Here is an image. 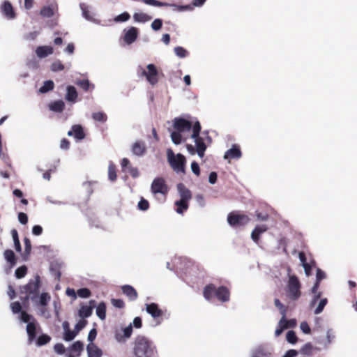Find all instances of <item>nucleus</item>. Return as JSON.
<instances>
[{"mask_svg":"<svg viewBox=\"0 0 357 357\" xmlns=\"http://www.w3.org/2000/svg\"><path fill=\"white\" fill-rule=\"evenodd\" d=\"M174 131L171 132V139L172 142L178 145L185 142L187 137L185 136V132H188L192 129L191 138L194 140L195 146L187 144L186 149L190 155L197 154L200 158L204 156L207 145L211 144V138L208 135V132H201V126L199 121H196L192 126V123L183 118H175L173 121Z\"/></svg>","mask_w":357,"mask_h":357,"instance_id":"nucleus-1","label":"nucleus"},{"mask_svg":"<svg viewBox=\"0 0 357 357\" xmlns=\"http://www.w3.org/2000/svg\"><path fill=\"white\" fill-rule=\"evenodd\" d=\"M155 347L147 337L139 335L135 338L133 353L135 357H152Z\"/></svg>","mask_w":357,"mask_h":357,"instance_id":"nucleus-2","label":"nucleus"},{"mask_svg":"<svg viewBox=\"0 0 357 357\" xmlns=\"http://www.w3.org/2000/svg\"><path fill=\"white\" fill-rule=\"evenodd\" d=\"M139 77H145L146 82L151 86H155L158 82V70L153 63L148 64L146 67L139 66L137 68Z\"/></svg>","mask_w":357,"mask_h":357,"instance_id":"nucleus-3","label":"nucleus"},{"mask_svg":"<svg viewBox=\"0 0 357 357\" xmlns=\"http://www.w3.org/2000/svg\"><path fill=\"white\" fill-rule=\"evenodd\" d=\"M289 273L290 268H288L289 280L286 287V294L288 298L296 301L301 295V284L298 278L294 275H290Z\"/></svg>","mask_w":357,"mask_h":357,"instance_id":"nucleus-4","label":"nucleus"},{"mask_svg":"<svg viewBox=\"0 0 357 357\" xmlns=\"http://www.w3.org/2000/svg\"><path fill=\"white\" fill-rule=\"evenodd\" d=\"M19 319L21 321L27 323L26 329L28 335V342L29 344H31L36 337L37 321L33 316L26 312H22Z\"/></svg>","mask_w":357,"mask_h":357,"instance_id":"nucleus-5","label":"nucleus"},{"mask_svg":"<svg viewBox=\"0 0 357 357\" xmlns=\"http://www.w3.org/2000/svg\"><path fill=\"white\" fill-rule=\"evenodd\" d=\"M167 153L168 161L174 170L177 173H183L185 163V157L181 153H178L175 155L172 149H168Z\"/></svg>","mask_w":357,"mask_h":357,"instance_id":"nucleus-6","label":"nucleus"},{"mask_svg":"<svg viewBox=\"0 0 357 357\" xmlns=\"http://www.w3.org/2000/svg\"><path fill=\"white\" fill-rule=\"evenodd\" d=\"M79 8L82 11V17L90 22H92L97 25H102L101 20L98 17V15L96 13L93 8L87 5L85 3H81L79 4Z\"/></svg>","mask_w":357,"mask_h":357,"instance_id":"nucleus-7","label":"nucleus"},{"mask_svg":"<svg viewBox=\"0 0 357 357\" xmlns=\"http://www.w3.org/2000/svg\"><path fill=\"white\" fill-rule=\"evenodd\" d=\"M40 283V277L36 275L33 280H30L28 284L22 287V291L25 292L32 301H36L39 291Z\"/></svg>","mask_w":357,"mask_h":357,"instance_id":"nucleus-8","label":"nucleus"},{"mask_svg":"<svg viewBox=\"0 0 357 357\" xmlns=\"http://www.w3.org/2000/svg\"><path fill=\"white\" fill-rule=\"evenodd\" d=\"M250 221L248 215L238 213H230L227 216V222L232 227H240L247 225Z\"/></svg>","mask_w":357,"mask_h":357,"instance_id":"nucleus-9","label":"nucleus"},{"mask_svg":"<svg viewBox=\"0 0 357 357\" xmlns=\"http://www.w3.org/2000/svg\"><path fill=\"white\" fill-rule=\"evenodd\" d=\"M151 191L153 195L156 196L158 194L165 195L168 192V188L162 178H155L151 185Z\"/></svg>","mask_w":357,"mask_h":357,"instance_id":"nucleus-10","label":"nucleus"},{"mask_svg":"<svg viewBox=\"0 0 357 357\" xmlns=\"http://www.w3.org/2000/svg\"><path fill=\"white\" fill-rule=\"evenodd\" d=\"M273 348L267 344H260L251 350V357H271Z\"/></svg>","mask_w":357,"mask_h":357,"instance_id":"nucleus-11","label":"nucleus"},{"mask_svg":"<svg viewBox=\"0 0 357 357\" xmlns=\"http://www.w3.org/2000/svg\"><path fill=\"white\" fill-rule=\"evenodd\" d=\"M138 35V29L136 27L130 26L123 29L122 39L126 45H130L136 41Z\"/></svg>","mask_w":357,"mask_h":357,"instance_id":"nucleus-12","label":"nucleus"},{"mask_svg":"<svg viewBox=\"0 0 357 357\" xmlns=\"http://www.w3.org/2000/svg\"><path fill=\"white\" fill-rule=\"evenodd\" d=\"M132 333V324H130L128 326L121 328L116 329L114 333L115 340L119 343L125 342L128 338L130 337Z\"/></svg>","mask_w":357,"mask_h":357,"instance_id":"nucleus-13","label":"nucleus"},{"mask_svg":"<svg viewBox=\"0 0 357 357\" xmlns=\"http://www.w3.org/2000/svg\"><path fill=\"white\" fill-rule=\"evenodd\" d=\"M131 151L133 155L142 157L146 152V146L144 141L137 140L131 146Z\"/></svg>","mask_w":357,"mask_h":357,"instance_id":"nucleus-14","label":"nucleus"},{"mask_svg":"<svg viewBox=\"0 0 357 357\" xmlns=\"http://www.w3.org/2000/svg\"><path fill=\"white\" fill-rule=\"evenodd\" d=\"M68 135L73 137L76 140L80 141L85 138V133L81 125H74L70 130L68 132Z\"/></svg>","mask_w":357,"mask_h":357,"instance_id":"nucleus-15","label":"nucleus"},{"mask_svg":"<svg viewBox=\"0 0 357 357\" xmlns=\"http://www.w3.org/2000/svg\"><path fill=\"white\" fill-rule=\"evenodd\" d=\"M335 337V333L333 329L329 328L326 331V340H324L322 338H317L316 342L322 346V348L327 349L329 345L333 342Z\"/></svg>","mask_w":357,"mask_h":357,"instance_id":"nucleus-16","label":"nucleus"},{"mask_svg":"<svg viewBox=\"0 0 357 357\" xmlns=\"http://www.w3.org/2000/svg\"><path fill=\"white\" fill-rule=\"evenodd\" d=\"M242 153L239 146L238 145L234 144L231 149L225 152L224 158L227 160L239 159Z\"/></svg>","mask_w":357,"mask_h":357,"instance_id":"nucleus-17","label":"nucleus"},{"mask_svg":"<svg viewBox=\"0 0 357 357\" xmlns=\"http://www.w3.org/2000/svg\"><path fill=\"white\" fill-rule=\"evenodd\" d=\"M146 311L149 313L153 319H158L162 315V311L158 307L156 303H152L146 304Z\"/></svg>","mask_w":357,"mask_h":357,"instance_id":"nucleus-18","label":"nucleus"},{"mask_svg":"<svg viewBox=\"0 0 357 357\" xmlns=\"http://www.w3.org/2000/svg\"><path fill=\"white\" fill-rule=\"evenodd\" d=\"M89 305H82L79 310V315L82 318H87L90 317L93 312V308L95 307L96 301H90Z\"/></svg>","mask_w":357,"mask_h":357,"instance_id":"nucleus-19","label":"nucleus"},{"mask_svg":"<svg viewBox=\"0 0 357 357\" xmlns=\"http://www.w3.org/2000/svg\"><path fill=\"white\" fill-rule=\"evenodd\" d=\"M54 49L51 46H39L36 50V54L39 59H43L52 54Z\"/></svg>","mask_w":357,"mask_h":357,"instance_id":"nucleus-20","label":"nucleus"},{"mask_svg":"<svg viewBox=\"0 0 357 357\" xmlns=\"http://www.w3.org/2000/svg\"><path fill=\"white\" fill-rule=\"evenodd\" d=\"M229 291L225 287L216 288L215 297L222 302H227L229 300Z\"/></svg>","mask_w":357,"mask_h":357,"instance_id":"nucleus-21","label":"nucleus"},{"mask_svg":"<svg viewBox=\"0 0 357 357\" xmlns=\"http://www.w3.org/2000/svg\"><path fill=\"white\" fill-rule=\"evenodd\" d=\"M1 11L3 15L8 20L15 18V15L13 6L8 1H5L1 6Z\"/></svg>","mask_w":357,"mask_h":357,"instance_id":"nucleus-22","label":"nucleus"},{"mask_svg":"<svg viewBox=\"0 0 357 357\" xmlns=\"http://www.w3.org/2000/svg\"><path fill=\"white\" fill-rule=\"evenodd\" d=\"M77 96L78 94L75 87L73 86H68L65 99L68 102L75 103L77 101Z\"/></svg>","mask_w":357,"mask_h":357,"instance_id":"nucleus-23","label":"nucleus"},{"mask_svg":"<svg viewBox=\"0 0 357 357\" xmlns=\"http://www.w3.org/2000/svg\"><path fill=\"white\" fill-rule=\"evenodd\" d=\"M121 289L130 301H135L137 298V293L132 286L126 284L122 286Z\"/></svg>","mask_w":357,"mask_h":357,"instance_id":"nucleus-24","label":"nucleus"},{"mask_svg":"<svg viewBox=\"0 0 357 357\" xmlns=\"http://www.w3.org/2000/svg\"><path fill=\"white\" fill-rule=\"evenodd\" d=\"M177 190L181 197V200L189 201L191 199L192 195L190 191L183 183L177 185Z\"/></svg>","mask_w":357,"mask_h":357,"instance_id":"nucleus-25","label":"nucleus"},{"mask_svg":"<svg viewBox=\"0 0 357 357\" xmlns=\"http://www.w3.org/2000/svg\"><path fill=\"white\" fill-rule=\"evenodd\" d=\"M51 299L48 293L43 292L39 296H36V301H33L36 306H47Z\"/></svg>","mask_w":357,"mask_h":357,"instance_id":"nucleus-26","label":"nucleus"},{"mask_svg":"<svg viewBox=\"0 0 357 357\" xmlns=\"http://www.w3.org/2000/svg\"><path fill=\"white\" fill-rule=\"evenodd\" d=\"M88 357H100L102 356V350L93 343H90L86 347Z\"/></svg>","mask_w":357,"mask_h":357,"instance_id":"nucleus-27","label":"nucleus"},{"mask_svg":"<svg viewBox=\"0 0 357 357\" xmlns=\"http://www.w3.org/2000/svg\"><path fill=\"white\" fill-rule=\"evenodd\" d=\"M215 293L216 287L213 284L207 285L204 289V296L208 301H211L213 297H215Z\"/></svg>","mask_w":357,"mask_h":357,"instance_id":"nucleus-28","label":"nucleus"},{"mask_svg":"<svg viewBox=\"0 0 357 357\" xmlns=\"http://www.w3.org/2000/svg\"><path fill=\"white\" fill-rule=\"evenodd\" d=\"M3 256L6 261L10 265V268L13 267L16 264V258L15 253L11 250H6L3 253Z\"/></svg>","mask_w":357,"mask_h":357,"instance_id":"nucleus-29","label":"nucleus"},{"mask_svg":"<svg viewBox=\"0 0 357 357\" xmlns=\"http://www.w3.org/2000/svg\"><path fill=\"white\" fill-rule=\"evenodd\" d=\"M65 103L63 100H56L49 105V109L55 112H61L64 109Z\"/></svg>","mask_w":357,"mask_h":357,"instance_id":"nucleus-30","label":"nucleus"},{"mask_svg":"<svg viewBox=\"0 0 357 357\" xmlns=\"http://www.w3.org/2000/svg\"><path fill=\"white\" fill-rule=\"evenodd\" d=\"M96 315L101 320H105L106 317V305L104 302L100 303L96 306Z\"/></svg>","mask_w":357,"mask_h":357,"instance_id":"nucleus-31","label":"nucleus"},{"mask_svg":"<svg viewBox=\"0 0 357 357\" xmlns=\"http://www.w3.org/2000/svg\"><path fill=\"white\" fill-rule=\"evenodd\" d=\"M133 19L136 22L145 23L151 20V17L144 13H135Z\"/></svg>","mask_w":357,"mask_h":357,"instance_id":"nucleus-32","label":"nucleus"},{"mask_svg":"<svg viewBox=\"0 0 357 357\" xmlns=\"http://www.w3.org/2000/svg\"><path fill=\"white\" fill-rule=\"evenodd\" d=\"M11 236H12V238L13 240L14 248H15V250L18 252H21L22 248H21V244H20V240H19L17 231L15 229H12L11 230Z\"/></svg>","mask_w":357,"mask_h":357,"instance_id":"nucleus-33","label":"nucleus"},{"mask_svg":"<svg viewBox=\"0 0 357 357\" xmlns=\"http://www.w3.org/2000/svg\"><path fill=\"white\" fill-rule=\"evenodd\" d=\"M176 206V211L178 214H183L185 211L188 208V201L178 200L175 202Z\"/></svg>","mask_w":357,"mask_h":357,"instance_id":"nucleus-34","label":"nucleus"},{"mask_svg":"<svg viewBox=\"0 0 357 357\" xmlns=\"http://www.w3.org/2000/svg\"><path fill=\"white\" fill-rule=\"evenodd\" d=\"M319 286V284L314 283V286L312 288L311 291H312V294H313V298L311 301L312 305H314L321 296V292L318 291Z\"/></svg>","mask_w":357,"mask_h":357,"instance_id":"nucleus-35","label":"nucleus"},{"mask_svg":"<svg viewBox=\"0 0 357 357\" xmlns=\"http://www.w3.org/2000/svg\"><path fill=\"white\" fill-rule=\"evenodd\" d=\"M24 251L22 254V257L26 259L30 255L31 251V241L28 238H24Z\"/></svg>","mask_w":357,"mask_h":357,"instance_id":"nucleus-36","label":"nucleus"},{"mask_svg":"<svg viewBox=\"0 0 357 357\" xmlns=\"http://www.w3.org/2000/svg\"><path fill=\"white\" fill-rule=\"evenodd\" d=\"M54 89V82L52 80L45 81L43 85L39 89V92L45 93Z\"/></svg>","mask_w":357,"mask_h":357,"instance_id":"nucleus-37","label":"nucleus"},{"mask_svg":"<svg viewBox=\"0 0 357 357\" xmlns=\"http://www.w3.org/2000/svg\"><path fill=\"white\" fill-rule=\"evenodd\" d=\"M116 177L115 165L113 162H110L108 167V178L111 181H114Z\"/></svg>","mask_w":357,"mask_h":357,"instance_id":"nucleus-38","label":"nucleus"},{"mask_svg":"<svg viewBox=\"0 0 357 357\" xmlns=\"http://www.w3.org/2000/svg\"><path fill=\"white\" fill-rule=\"evenodd\" d=\"M175 54L181 59L185 58L188 55V51L182 47H176L174 50Z\"/></svg>","mask_w":357,"mask_h":357,"instance_id":"nucleus-39","label":"nucleus"},{"mask_svg":"<svg viewBox=\"0 0 357 357\" xmlns=\"http://www.w3.org/2000/svg\"><path fill=\"white\" fill-rule=\"evenodd\" d=\"M54 13V8L52 6H44L40 10L41 15L45 17H50Z\"/></svg>","mask_w":357,"mask_h":357,"instance_id":"nucleus-40","label":"nucleus"},{"mask_svg":"<svg viewBox=\"0 0 357 357\" xmlns=\"http://www.w3.org/2000/svg\"><path fill=\"white\" fill-rule=\"evenodd\" d=\"M38 307V314L45 318L49 319L51 317L50 311L47 310L46 306H37Z\"/></svg>","mask_w":357,"mask_h":357,"instance_id":"nucleus-41","label":"nucleus"},{"mask_svg":"<svg viewBox=\"0 0 357 357\" xmlns=\"http://www.w3.org/2000/svg\"><path fill=\"white\" fill-rule=\"evenodd\" d=\"M92 118L99 122H105L107 120V116L102 112H94L92 114Z\"/></svg>","mask_w":357,"mask_h":357,"instance_id":"nucleus-42","label":"nucleus"},{"mask_svg":"<svg viewBox=\"0 0 357 357\" xmlns=\"http://www.w3.org/2000/svg\"><path fill=\"white\" fill-rule=\"evenodd\" d=\"M286 339H287V341L291 344H294L297 342V340H298L295 332L293 331H289L287 333Z\"/></svg>","mask_w":357,"mask_h":357,"instance_id":"nucleus-43","label":"nucleus"},{"mask_svg":"<svg viewBox=\"0 0 357 357\" xmlns=\"http://www.w3.org/2000/svg\"><path fill=\"white\" fill-rule=\"evenodd\" d=\"M130 17V15L128 13L124 12L117 16H116L114 19L115 22H124L128 21Z\"/></svg>","mask_w":357,"mask_h":357,"instance_id":"nucleus-44","label":"nucleus"},{"mask_svg":"<svg viewBox=\"0 0 357 357\" xmlns=\"http://www.w3.org/2000/svg\"><path fill=\"white\" fill-rule=\"evenodd\" d=\"M142 1L146 5L155 7H162L167 5V3L161 2L157 0H142Z\"/></svg>","mask_w":357,"mask_h":357,"instance_id":"nucleus-45","label":"nucleus"},{"mask_svg":"<svg viewBox=\"0 0 357 357\" xmlns=\"http://www.w3.org/2000/svg\"><path fill=\"white\" fill-rule=\"evenodd\" d=\"M137 208L140 211H147L149 208V203L146 199L142 197L139 202H138Z\"/></svg>","mask_w":357,"mask_h":357,"instance_id":"nucleus-46","label":"nucleus"},{"mask_svg":"<svg viewBox=\"0 0 357 357\" xmlns=\"http://www.w3.org/2000/svg\"><path fill=\"white\" fill-rule=\"evenodd\" d=\"M27 272V268L26 266H22L19 268H17L15 271V276L17 278H24Z\"/></svg>","mask_w":357,"mask_h":357,"instance_id":"nucleus-47","label":"nucleus"},{"mask_svg":"<svg viewBox=\"0 0 357 357\" xmlns=\"http://www.w3.org/2000/svg\"><path fill=\"white\" fill-rule=\"evenodd\" d=\"M51 338L47 335H42L39 336L37 340L36 344L38 346H43L47 344L50 341Z\"/></svg>","mask_w":357,"mask_h":357,"instance_id":"nucleus-48","label":"nucleus"},{"mask_svg":"<svg viewBox=\"0 0 357 357\" xmlns=\"http://www.w3.org/2000/svg\"><path fill=\"white\" fill-rule=\"evenodd\" d=\"M327 303H328L327 298H322L319 301L318 306L314 310V314H319L321 313L322 311L324 310V307L326 305Z\"/></svg>","mask_w":357,"mask_h":357,"instance_id":"nucleus-49","label":"nucleus"},{"mask_svg":"<svg viewBox=\"0 0 357 357\" xmlns=\"http://www.w3.org/2000/svg\"><path fill=\"white\" fill-rule=\"evenodd\" d=\"M10 308L13 314L20 313V316L21 315V313L23 312L22 311L21 304L18 301L11 303Z\"/></svg>","mask_w":357,"mask_h":357,"instance_id":"nucleus-50","label":"nucleus"},{"mask_svg":"<svg viewBox=\"0 0 357 357\" xmlns=\"http://www.w3.org/2000/svg\"><path fill=\"white\" fill-rule=\"evenodd\" d=\"M83 344L80 341L75 342L71 347L70 349L74 353H80L81 351L83 349Z\"/></svg>","mask_w":357,"mask_h":357,"instance_id":"nucleus-51","label":"nucleus"},{"mask_svg":"<svg viewBox=\"0 0 357 357\" xmlns=\"http://www.w3.org/2000/svg\"><path fill=\"white\" fill-rule=\"evenodd\" d=\"M64 69V66L59 60H56L53 62L51 65V70L54 72L63 70Z\"/></svg>","mask_w":357,"mask_h":357,"instance_id":"nucleus-52","label":"nucleus"},{"mask_svg":"<svg viewBox=\"0 0 357 357\" xmlns=\"http://www.w3.org/2000/svg\"><path fill=\"white\" fill-rule=\"evenodd\" d=\"M77 294L80 298H86L90 296L91 291L87 288H82L77 290Z\"/></svg>","mask_w":357,"mask_h":357,"instance_id":"nucleus-53","label":"nucleus"},{"mask_svg":"<svg viewBox=\"0 0 357 357\" xmlns=\"http://www.w3.org/2000/svg\"><path fill=\"white\" fill-rule=\"evenodd\" d=\"M77 335V332L73 331H67L63 333V340L66 341L73 340Z\"/></svg>","mask_w":357,"mask_h":357,"instance_id":"nucleus-54","label":"nucleus"},{"mask_svg":"<svg viewBox=\"0 0 357 357\" xmlns=\"http://www.w3.org/2000/svg\"><path fill=\"white\" fill-rule=\"evenodd\" d=\"M274 304L276 307H278L282 315L286 316L287 310L286 307L283 305V304L280 302V301L278 298L274 300Z\"/></svg>","mask_w":357,"mask_h":357,"instance_id":"nucleus-55","label":"nucleus"},{"mask_svg":"<svg viewBox=\"0 0 357 357\" xmlns=\"http://www.w3.org/2000/svg\"><path fill=\"white\" fill-rule=\"evenodd\" d=\"M76 84L82 87L84 91H88L91 84L88 79H82L77 81Z\"/></svg>","mask_w":357,"mask_h":357,"instance_id":"nucleus-56","label":"nucleus"},{"mask_svg":"<svg viewBox=\"0 0 357 357\" xmlns=\"http://www.w3.org/2000/svg\"><path fill=\"white\" fill-rule=\"evenodd\" d=\"M326 278L325 273L321 271L320 268H317V273H316V282L315 284H319L321 280L324 279Z\"/></svg>","mask_w":357,"mask_h":357,"instance_id":"nucleus-57","label":"nucleus"},{"mask_svg":"<svg viewBox=\"0 0 357 357\" xmlns=\"http://www.w3.org/2000/svg\"><path fill=\"white\" fill-rule=\"evenodd\" d=\"M300 328L305 334H310L311 332V328L306 321H302L301 323Z\"/></svg>","mask_w":357,"mask_h":357,"instance_id":"nucleus-58","label":"nucleus"},{"mask_svg":"<svg viewBox=\"0 0 357 357\" xmlns=\"http://www.w3.org/2000/svg\"><path fill=\"white\" fill-rule=\"evenodd\" d=\"M54 350L56 354L59 355H62L65 353V347L61 343L56 344L54 347Z\"/></svg>","mask_w":357,"mask_h":357,"instance_id":"nucleus-59","label":"nucleus"},{"mask_svg":"<svg viewBox=\"0 0 357 357\" xmlns=\"http://www.w3.org/2000/svg\"><path fill=\"white\" fill-rule=\"evenodd\" d=\"M162 22L160 19H155L151 24V28L154 31H158L162 26Z\"/></svg>","mask_w":357,"mask_h":357,"instance_id":"nucleus-60","label":"nucleus"},{"mask_svg":"<svg viewBox=\"0 0 357 357\" xmlns=\"http://www.w3.org/2000/svg\"><path fill=\"white\" fill-rule=\"evenodd\" d=\"M278 326V327H280L281 329H283L284 331L285 329L289 328V326L287 324L286 316L282 315V318L279 321Z\"/></svg>","mask_w":357,"mask_h":357,"instance_id":"nucleus-61","label":"nucleus"},{"mask_svg":"<svg viewBox=\"0 0 357 357\" xmlns=\"http://www.w3.org/2000/svg\"><path fill=\"white\" fill-rule=\"evenodd\" d=\"M312 349V344L310 343H307L301 349V353L303 354H310Z\"/></svg>","mask_w":357,"mask_h":357,"instance_id":"nucleus-62","label":"nucleus"},{"mask_svg":"<svg viewBox=\"0 0 357 357\" xmlns=\"http://www.w3.org/2000/svg\"><path fill=\"white\" fill-rule=\"evenodd\" d=\"M18 220L22 225H26L28 222V216L26 213L20 212L18 213Z\"/></svg>","mask_w":357,"mask_h":357,"instance_id":"nucleus-63","label":"nucleus"},{"mask_svg":"<svg viewBox=\"0 0 357 357\" xmlns=\"http://www.w3.org/2000/svg\"><path fill=\"white\" fill-rule=\"evenodd\" d=\"M191 170L192 172L197 176H199L200 174V169L198 163L195 161L191 163Z\"/></svg>","mask_w":357,"mask_h":357,"instance_id":"nucleus-64","label":"nucleus"}]
</instances>
